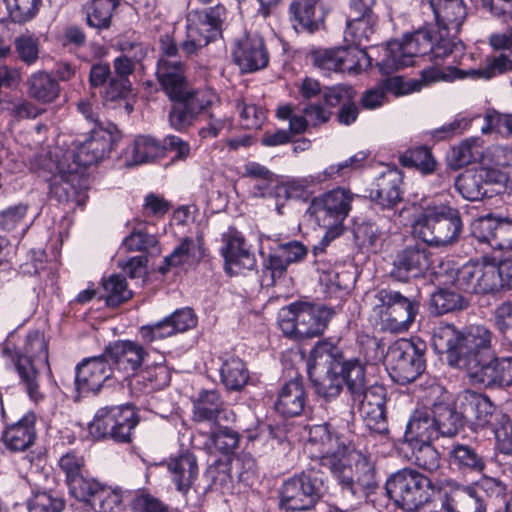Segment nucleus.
<instances>
[{
	"label": "nucleus",
	"instance_id": "1",
	"mask_svg": "<svg viewBox=\"0 0 512 512\" xmlns=\"http://www.w3.org/2000/svg\"><path fill=\"white\" fill-rule=\"evenodd\" d=\"M493 333L485 326L470 327L466 332L453 325L439 326L433 334V345L446 353L448 363L466 371L473 384L489 388H512V356L492 358Z\"/></svg>",
	"mask_w": 512,
	"mask_h": 512
},
{
	"label": "nucleus",
	"instance_id": "2",
	"mask_svg": "<svg viewBox=\"0 0 512 512\" xmlns=\"http://www.w3.org/2000/svg\"><path fill=\"white\" fill-rule=\"evenodd\" d=\"M312 456L320 458L329 468L342 489L354 496H368L377 486L378 480L371 457L345 444L333 435L327 425H315L309 429L306 445Z\"/></svg>",
	"mask_w": 512,
	"mask_h": 512
},
{
	"label": "nucleus",
	"instance_id": "3",
	"mask_svg": "<svg viewBox=\"0 0 512 512\" xmlns=\"http://www.w3.org/2000/svg\"><path fill=\"white\" fill-rule=\"evenodd\" d=\"M459 212L447 205L428 206L412 223L413 235L431 247H447L459 239Z\"/></svg>",
	"mask_w": 512,
	"mask_h": 512
},
{
	"label": "nucleus",
	"instance_id": "4",
	"mask_svg": "<svg viewBox=\"0 0 512 512\" xmlns=\"http://www.w3.org/2000/svg\"><path fill=\"white\" fill-rule=\"evenodd\" d=\"M334 311L308 302H295L279 311L278 324L284 335L294 339L313 338L325 331Z\"/></svg>",
	"mask_w": 512,
	"mask_h": 512
},
{
	"label": "nucleus",
	"instance_id": "5",
	"mask_svg": "<svg viewBox=\"0 0 512 512\" xmlns=\"http://www.w3.org/2000/svg\"><path fill=\"white\" fill-rule=\"evenodd\" d=\"M419 303L399 291L383 288L373 295L372 310L379 317L381 329L391 333L408 331L419 313Z\"/></svg>",
	"mask_w": 512,
	"mask_h": 512
},
{
	"label": "nucleus",
	"instance_id": "6",
	"mask_svg": "<svg viewBox=\"0 0 512 512\" xmlns=\"http://www.w3.org/2000/svg\"><path fill=\"white\" fill-rule=\"evenodd\" d=\"M385 489L395 505L407 512L418 511L434 495L431 480L413 469H403L391 475L386 481Z\"/></svg>",
	"mask_w": 512,
	"mask_h": 512
},
{
	"label": "nucleus",
	"instance_id": "7",
	"mask_svg": "<svg viewBox=\"0 0 512 512\" xmlns=\"http://www.w3.org/2000/svg\"><path fill=\"white\" fill-rule=\"evenodd\" d=\"M226 17V8L220 4L207 9L189 11L186 16V39L182 43V50L187 55H193L219 38Z\"/></svg>",
	"mask_w": 512,
	"mask_h": 512
},
{
	"label": "nucleus",
	"instance_id": "8",
	"mask_svg": "<svg viewBox=\"0 0 512 512\" xmlns=\"http://www.w3.org/2000/svg\"><path fill=\"white\" fill-rule=\"evenodd\" d=\"M424 343L401 339L388 349L386 362L392 379L405 385L413 382L424 370Z\"/></svg>",
	"mask_w": 512,
	"mask_h": 512
},
{
	"label": "nucleus",
	"instance_id": "9",
	"mask_svg": "<svg viewBox=\"0 0 512 512\" xmlns=\"http://www.w3.org/2000/svg\"><path fill=\"white\" fill-rule=\"evenodd\" d=\"M174 100L178 101L169 112V123L177 131L192 126L202 113H207L218 102V95L210 88H189L188 86Z\"/></svg>",
	"mask_w": 512,
	"mask_h": 512
},
{
	"label": "nucleus",
	"instance_id": "10",
	"mask_svg": "<svg viewBox=\"0 0 512 512\" xmlns=\"http://www.w3.org/2000/svg\"><path fill=\"white\" fill-rule=\"evenodd\" d=\"M435 34L429 30H418L406 36L402 41L393 40L387 44L385 57L380 69L383 73H390L414 64V58L429 54L433 47Z\"/></svg>",
	"mask_w": 512,
	"mask_h": 512
},
{
	"label": "nucleus",
	"instance_id": "11",
	"mask_svg": "<svg viewBox=\"0 0 512 512\" xmlns=\"http://www.w3.org/2000/svg\"><path fill=\"white\" fill-rule=\"evenodd\" d=\"M137 423L136 413L128 405L102 408L90 423L89 433L96 439L110 437L116 442L129 443Z\"/></svg>",
	"mask_w": 512,
	"mask_h": 512
},
{
	"label": "nucleus",
	"instance_id": "12",
	"mask_svg": "<svg viewBox=\"0 0 512 512\" xmlns=\"http://www.w3.org/2000/svg\"><path fill=\"white\" fill-rule=\"evenodd\" d=\"M323 482L312 473L296 474L287 480L280 489V505L292 511L309 510L322 495Z\"/></svg>",
	"mask_w": 512,
	"mask_h": 512
},
{
	"label": "nucleus",
	"instance_id": "13",
	"mask_svg": "<svg viewBox=\"0 0 512 512\" xmlns=\"http://www.w3.org/2000/svg\"><path fill=\"white\" fill-rule=\"evenodd\" d=\"M315 67L324 73L348 72L357 74L370 66V57L365 50L357 47H335L316 49L311 52Z\"/></svg>",
	"mask_w": 512,
	"mask_h": 512
},
{
	"label": "nucleus",
	"instance_id": "14",
	"mask_svg": "<svg viewBox=\"0 0 512 512\" xmlns=\"http://www.w3.org/2000/svg\"><path fill=\"white\" fill-rule=\"evenodd\" d=\"M117 133V128L113 124L92 128L91 135L77 145L74 154L75 162L86 167L102 161L111 152Z\"/></svg>",
	"mask_w": 512,
	"mask_h": 512
},
{
	"label": "nucleus",
	"instance_id": "15",
	"mask_svg": "<svg viewBox=\"0 0 512 512\" xmlns=\"http://www.w3.org/2000/svg\"><path fill=\"white\" fill-rule=\"evenodd\" d=\"M105 356L112 363L113 371L124 378L136 377L148 357V352L137 341L117 340L105 349Z\"/></svg>",
	"mask_w": 512,
	"mask_h": 512
},
{
	"label": "nucleus",
	"instance_id": "16",
	"mask_svg": "<svg viewBox=\"0 0 512 512\" xmlns=\"http://www.w3.org/2000/svg\"><path fill=\"white\" fill-rule=\"evenodd\" d=\"M353 199L349 190L336 188L314 198L310 210L319 225L343 222L349 215Z\"/></svg>",
	"mask_w": 512,
	"mask_h": 512
},
{
	"label": "nucleus",
	"instance_id": "17",
	"mask_svg": "<svg viewBox=\"0 0 512 512\" xmlns=\"http://www.w3.org/2000/svg\"><path fill=\"white\" fill-rule=\"evenodd\" d=\"M458 408L475 429L492 427L498 420V410L488 396L472 390H465L458 395Z\"/></svg>",
	"mask_w": 512,
	"mask_h": 512
},
{
	"label": "nucleus",
	"instance_id": "18",
	"mask_svg": "<svg viewBox=\"0 0 512 512\" xmlns=\"http://www.w3.org/2000/svg\"><path fill=\"white\" fill-rule=\"evenodd\" d=\"M222 242L221 254L225 259V271L228 274L237 275L243 270H251L255 267V256L247 246L241 232L229 227L222 234Z\"/></svg>",
	"mask_w": 512,
	"mask_h": 512
},
{
	"label": "nucleus",
	"instance_id": "19",
	"mask_svg": "<svg viewBox=\"0 0 512 512\" xmlns=\"http://www.w3.org/2000/svg\"><path fill=\"white\" fill-rule=\"evenodd\" d=\"M431 264L432 253L427 248L418 244L407 246L395 255L390 275L398 281H407L421 276Z\"/></svg>",
	"mask_w": 512,
	"mask_h": 512
},
{
	"label": "nucleus",
	"instance_id": "20",
	"mask_svg": "<svg viewBox=\"0 0 512 512\" xmlns=\"http://www.w3.org/2000/svg\"><path fill=\"white\" fill-rule=\"evenodd\" d=\"M232 54L235 63L245 73L264 69L269 63V53L263 38L257 34H247L237 40Z\"/></svg>",
	"mask_w": 512,
	"mask_h": 512
},
{
	"label": "nucleus",
	"instance_id": "21",
	"mask_svg": "<svg viewBox=\"0 0 512 512\" xmlns=\"http://www.w3.org/2000/svg\"><path fill=\"white\" fill-rule=\"evenodd\" d=\"M473 235L494 249H512V220L487 216L473 224Z\"/></svg>",
	"mask_w": 512,
	"mask_h": 512
},
{
	"label": "nucleus",
	"instance_id": "22",
	"mask_svg": "<svg viewBox=\"0 0 512 512\" xmlns=\"http://www.w3.org/2000/svg\"><path fill=\"white\" fill-rule=\"evenodd\" d=\"M107 356L85 359L76 368L75 383L81 393L98 392L103 383L113 375Z\"/></svg>",
	"mask_w": 512,
	"mask_h": 512
},
{
	"label": "nucleus",
	"instance_id": "23",
	"mask_svg": "<svg viewBox=\"0 0 512 512\" xmlns=\"http://www.w3.org/2000/svg\"><path fill=\"white\" fill-rule=\"evenodd\" d=\"M432 10L440 31L447 35H456L466 18V8L462 0H423Z\"/></svg>",
	"mask_w": 512,
	"mask_h": 512
},
{
	"label": "nucleus",
	"instance_id": "24",
	"mask_svg": "<svg viewBox=\"0 0 512 512\" xmlns=\"http://www.w3.org/2000/svg\"><path fill=\"white\" fill-rule=\"evenodd\" d=\"M8 355L18 374L19 383L27 393L30 400L34 403L43 401L45 395L40 388L39 370L42 367H48L49 364L35 362L28 356H21L18 351H8Z\"/></svg>",
	"mask_w": 512,
	"mask_h": 512
},
{
	"label": "nucleus",
	"instance_id": "25",
	"mask_svg": "<svg viewBox=\"0 0 512 512\" xmlns=\"http://www.w3.org/2000/svg\"><path fill=\"white\" fill-rule=\"evenodd\" d=\"M165 465L176 490L181 493L182 496L186 497L190 489L194 486L199 474L195 455L190 452H185L170 457L165 462Z\"/></svg>",
	"mask_w": 512,
	"mask_h": 512
},
{
	"label": "nucleus",
	"instance_id": "26",
	"mask_svg": "<svg viewBox=\"0 0 512 512\" xmlns=\"http://www.w3.org/2000/svg\"><path fill=\"white\" fill-rule=\"evenodd\" d=\"M165 154L166 146L160 140L149 135H139L126 147L122 159L125 166L133 167L153 162Z\"/></svg>",
	"mask_w": 512,
	"mask_h": 512
},
{
	"label": "nucleus",
	"instance_id": "27",
	"mask_svg": "<svg viewBox=\"0 0 512 512\" xmlns=\"http://www.w3.org/2000/svg\"><path fill=\"white\" fill-rule=\"evenodd\" d=\"M157 79L170 99L174 100L188 86L185 66L171 58H160L156 69Z\"/></svg>",
	"mask_w": 512,
	"mask_h": 512
},
{
	"label": "nucleus",
	"instance_id": "28",
	"mask_svg": "<svg viewBox=\"0 0 512 512\" xmlns=\"http://www.w3.org/2000/svg\"><path fill=\"white\" fill-rule=\"evenodd\" d=\"M306 402L307 394L302 381L294 379L281 387L274 406L283 417H296L304 412Z\"/></svg>",
	"mask_w": 512,
	"mask_h": 512
},
{
	"label": "nucleus",
	"instance_id": "29",
	"mask_svg": "<svg viewBox=\"0 0 512 512\" xmlns=\"http://www.w3.org/2000/svg\"><path fill=\"white\" fill-rule=\"evenodd\" d=\"M35 419L33 413H28L18 422L8 426L2 434L4 445L13 452L28 449L36 438Z\"/></svg>",
	"mask_w": 512,
	"mask_h": 512
},
{
	"label": "nucleus",
	"instance_id": "30",
	"mask_svg": "<svg viewBox=\"0 0 512 512\" xmlns=\"http://www.w3.org/2000/svg\"><path fill=\"white\" fill-rule=\"evenodd\" d=\"M25 85L28 97L39 104H52L60 95L57 79L43 70L33 72Z\"/></svg>",
	"mask_w": 512,
	"mask_h": 512
},
{
	"label": "nucleus",
	"instance_id": "31",
	"mask_svg": "<svg viewBox=\"0 0 512 512\" xmlns=\"http://www.w3.org/2000/svg\"><path fill=\"white\" fill-rule=\"evenodd\" d=\"M442 507L447 512H485L484 500L473 486H455L445 494Z\"/></svg>",
	"mask_w": 512,
	"mask_h": 512
},
{
	"label": "nucleus",
	"instance_id": "32",
	"mask_svg": "<svg viewBox=\"0 0 512 512\" xmlns=\"http://www.w3.org/2000/svg\"><path fill=\"white\" fill-rule=\"evenodd\" d=\"M193 417L198 422H216L220 418L234 419L235 415L223 407V402L216 391H203L194 402Z\"/></svg>",
	"mask_w": 512,
	"mask_h": 512
},
{
	"label": "nucleus",
	"instance_id": "33",
	"mask_svg": "<svg viewBox=\"0 0 512 512\" xmlns=\"http://www.w3.org/2000/svg\"><path fill=\"white\" fill-rule=\"evenodd\" d=\"M406 441L409 443L431 442L438 438L435 421L430 410H416L409 420L405 432Z\"/></svg>",
	"mask_w": 512,
	"mask_h": 512
},
{
	"label": "nucleus",
	"instance_id": "34",
	"mask_svg": "<svg viewBox=\"0 0 512 512\" xmlns=\"http://www.w3.org/2000/svg\"><path fill=\"white\" fill-rule=\"evenodd\" d=\"M378 25L377 15L366 16H349L346 22L344 38L347 42H351L354 46H364L371 41Z\"/></svg>",
	"mask_w": 512,
	"mask_h": 512
},
{
	"label": "nucleus",
	"instance_id": "35",
	"mask_svg": "<svg viewBox=\"0 0 512 512\" xmlns=\"http://www.w3.org/2000/svg\"><path fill=\"white\" fill-rule=\"evenodd\" d=\"M401 176L397 171L384 173L377 183V189L371 192V198L382 208H393L402 200L400 190Z\"/></svg>",
	"mask_w": 512,
	"mask_h": 512
},
{
	"label": "nucleus",
	"instance_id": "36",
	"mask_svg": "<svg viewBox=\"0 0 512 512\" xmlns=\"http://www.w3.org/2000/svg\"><path fill=\"white\" fill-rule=\"evenodd\" d=\"M450 36L441 31L435 34L433 47L428 54L433 63L453 66L459 63V59L463 55V46L461 43H456Z\"/></svg>",
	"mask_w": 512,
	"mask_h": 512
},
{
	"label": "nucleus",
	"instance_id": "37",
	"mask_svg": "<svg viewBox=\"0 0 512 512\" xmlns=\"http://www.w3.org/2000/svg\"><path fill=\"white\" fill-rule=\"evenodd\" d=\"M202 239L183 238L180 244L164 260L165 266L160 272L165 274L170 266L191 265L198 262L203 256Z\"/></svg>",
	"mask_w": 512,
	"mask_h": 512
},
{
	"label": "nucleus",
	"instance_id": "38",
	"mask_svg": "<svg viewBox=\"0 0 512 512\" xmlns=\"http://www.w3.org/2000/svg\"><path fill=\"white\" fill-rule=\"evenodd\" d=\"M488 171L479 169L475 171H466L460 174L455 180V187L463 198L470 201H478L486 194L484 184Z\"/></svg>",
	"mask_w": 512,
	"mask_h": 512
},
{
	"label": "nucleus",
	"instance_id": "39",
	"mask_svg": "<svg viewBox=\"0 0 512 512\" xmlns=\"http://www.w3.org/2000/svg\"><path fill=\"white\" fill-rule=\"evenodd\" d=\"M220 378L226 389L241 390L249 380V372L245 363L236 356L226 358L220 367Z\"/></svg>",
	"mask_w": 512,
	"mask_h": 512
},
{
	"label": "nucleus",
	"instance_id": "40",
	"mask_svg": "<svg viewBox=\"0 0 512 512\" xmlns=\"http://www.w3.org/2000/svg\"><path fill=\"white\" fill-rule=\"evenodd\" d=\"M118 4V0H92L86 6L87 24L97 31L109 29L112 24L113 13Z\"/></svg>",
	"mask_w": 512,
	"mask_h": 512
},
{
	"label": "nucleus",
	"instance_id": "41",
	"mask_svg": "<svg viewBox=\"0 0 512 512\" xmlns=\"http://www.w3.org/2000/svg\"><path fill=\"white\" fill-rule=\"evenodd\" d=\"M483 156L481 142L476 138L465 139L454 146L448 156L449 164L459 169L480 160Z\"/></svg>",
	"mask_w": 512,
	"mask_h": 512
},
{
	"label": "nucleus",
	"instance_id": "42",
	"mask_svg": "<svg viewBox=\"0 0 512 512\" xmlns=\"http://www.w3.org/2000/svg\"><path fill=\"white\" fill-rule=\"evenodd\" d=\"M449 463L463 471H482L483 458L469 445L455 443L448 452Z\"/></svg>",
	"mask_w": 512,
	"mask_h": 512
},
{
	"label": "nucleus",
	"instance_id": "43",
	"mask_svg": "<svg viewBox=\"0 0 512 512\" xmlns=\"http://www.w3.org/2000/svg\"><path fill=\"white\" fill-rule=\"evenodd\" d=\"M435 428L438 437H453L462 426L459 414L446 404L438 403L432 407Z\"/></svg>",
	"mask_w": 512,
	"mask_h": 512
},
{
	"label": "nucleus",
	"instance_id": "44",
	"mask_svg": "<svg viewBox=\"0 0 512 512\" xmlns=\"http://www.w3.org/2000/svg\"><path fill=\"white\" fill-rule=\"evenodd\" d=\"M317 7L316 0H293L290 3L289 11L294 22L303 30L314 32L321 24V19L315 16Z\"/></svg>",
	"mask_w": 512,
	"mask_h": 512
},
{
	"label": "nucleus",
	"instance_id": "45",
	"mask_svg": "<svg viewBox=\"0 0 512 512\" xmlns=\"http://www.w3.org/2000/svg\"><path fill=\"white\" fill-rule=\"evenodd\" d=\"M341 373L342 380L345 381L352 398L363 395L367 388L364 365L358 360L345 361L342 364Z\"/></svg>",
	"mask_w": 512,
	"mask_h": 512
},
{
	"label": "nucleus",
	"instance_id": "46",
	"mask_svg": "<svg viewBox=\"0 0 512 512\" xmlns=\"http://www.w3.org/2000/svg\"><path fill=\"white\" fill-rule=\"evenodd\" d=\"M400 162L405 167H413L423 174H430L436 170L437 162L427 147L409 149L400 156Z\"/></svg>",
	"mask_w": 512,
	"mask_h": 512
},
{
	"label": "nucleus",
	"instance_id": "47",
	"mask_svg": "<svg viewBox=\"0 0 512 512\" xmlns=\"http://www.w3.org/2000/svg\"><path fill=\"white\" fill-rule=\"evenodd\" d=\"M103 294L106 304L116 307L132 297V292L127 287V282L121 275H111L102 283Z\"/></svg>",
	"mask_w": 512,
	"mask_h": 512
},
{
	"label": "nucleus",
	"instance_id": "48",
	"mask_svg": "<svg viewBox=\"0 0 512 512\" xmlns=\"http://www.w3.org/2000/svg\"><path fill=\"white\" fill-rule=\"evenodd\" d=\"M124 491L121 488L99 487L91 505L98 512H120Z\"/></svg>",
	"mask_w": 512,
	"mask_h": 512
},
{
	"label": "nucleus",
	"instance_id": "49",
	"mask_svg": "<svg viewBox=\"0 0 512 512\" xmlns=\"http://www.w3.org/2000/svg\"><path fill=\"white\" fill-rule=\"evenodd\" d=\"M467 77L465 70L458 69L453 65L435 64L421 72L420 85H429L438 81H453Z\"/></svg>",
	"mask_w": 512,
	"mask_h": 512
},
{
	"label": "nucleus",
	"instance_id": "50",
	"mask_svg": "<svg viewBox=\"0 0 512 512\" xmlns=\"http://www.w3.org/2000/svg\"><path fill=\"white\" fill-rule=\"evenodd\" d=\"M134 380L136 382L143 380L151 390H160L169 385L171 372L163 363H157L147 366L144 370L140 369Z\"/></svg>",
	"mask_w": 512,
	"mask_h": 512
},
{
	"label": "nucleus",
	"instance_id": "51",
	"mask_svg": "<svg viewBox=\"0 0 512 512\" xmlns=\"http://www.w3.org/2000/svg\"><path fill=\"white\" fill-rule=\"evenodd\" d=\"M510 70H512V60L507 55L500 54L487 57L482 68L472 69L466 73L467 77L491 79Z\"/></svg>",
	"mask_w": 512,
	"mask_h": 512
},
{
	"label": "nucleus",
	"instance_id": "52",
	"mask_svg": "<svg viewBox=\"0 0 512 512\" xmlns=\"http://www.w3.org/2000/svg\"><path fill=\"white\" fill-rule=\"evenodd\" d=\"M500 291L497 266L493 263H479L473 293L489 294Z\"/></svg>",
	"mask_w": 512,
	"mask_h": 512
},
{
	"label": "nucleus",
	"instance_id": "53",
	"mask_svg": "<svg viewBox=\"0 0 512 512\" xmlns=\"http://www.w3.org/2000/svg\"><path fill=\"white\" fill-rule=\"evenodd\" d=\"M431 442L410 443L412 447V459L418 467L429 472L436 471L440 467V457Z\"/></svg>",
	"mask_w": 512,
	"mask_h": 512
},
{
	"label": "nucleus",
	"instance_id": "54",
	"mask_svg": "<svg viewBox=\"0 0 512 512\" xmlns=\"http://www.w3.org/2000/svg\"><path fill=\"white\" fill-rule=\"evenodd\" d=\"M21 356H28L35 362L48 363V345L46 339L39 331H33L27 334L22 351H18Z\"/></svg>",
	"mask_w": 512,
	"mask_h": 512
},
{
	"label": "nucleus",
	"instance_id": "55",
	"mask_svg": "<svg viewBox=\"0 0 512 512\" xmlns=\"http://www.w3.org/2000/svg\"><path fill=\"white\" fill-rule=\"evenodd\" d=\"M10 15L15 23H25L33 19L42 3V0H4Z\"/></svg>",
	"mask_w": 512,
	"mask_h": 512
},
{
	"label": "nucleus",
	"instance_id": "56",
	"mask_svg": "<svg viewBox=\"0 0 512 512\" xmlns=\"http://www.w3.org/2000/svg\"><path fill=\"white\" fill-rule=\"evenodd\" d=\"M312 381L316 393L325 400L337 397L342 390V377L338 375V373L330 370H327L326 374L322 377L313 379Z\"/></svg>",
	"mask_w": 512,
	"mask_h": 512
},
{
	"label": "nucleus",
	"instance_id": "57",
	"mask_svg": "<svg viewBox=\"0 0 512 512\" xmlns=\"http://www.w3.org/2000/svg\"><path fill=\"white\" fill-rule=\"evenodd\" d=\"M464 305L462 296L453 291L440 289L431 296V306L438 314L461 309Z\"/></svg>",
	"mask_w": 512,
	"mask_h": 512
},
{
	"label": "nucleus",
	"instance_id": "58",
	"mask_svg": "<svg viewBox=\"0 0 512 512\" xmlns=\"http://www.w3.org/2000/svg\"><path fill=\"white\" fill-rule=\"evenodd\" d=\"M28 205L18 203L0 211V232H13L26 218Z\"/></svg>",
	"mask_w": 512,
	"mask_h": 512
},
{
	"label": "nucleus",
	"instance_id": "59",
	"mask_svg": "<svg viewBox=\"0 0 512 512\" xmlns=\"http://www.w3.org/2000/svg\"><path fill=\"white\" fill-rule=\"evenodd\" d=\"M70 494L79 501L92 502L99 489L97 482L84 477V473L67 481Z\"/></svg>",
	"mask_w": 512,
	"mask_h": 512
},
{
	"label": "nucleus",
	"instance_id": "60",
	"mask_svg": "<svg viewBox=\"0 0 512 512\" xmlns=\"http://www.w3.org/2000/svg\"><path fill=\"white\" fill-rule=\"evenodd\" d=\"M478 268L479 262H468L456 271H452L450 277L458 289L467 293H473Z\"/></svg>",
	"mask_w": 512,
	"mask_h": 512
},
{
	"label": "nucleus",
	"instance_id": "61",
	"mask_svg": "<svg viewBox=\"0 0 512 512\" xmlns=\"http://www.w3.org/2000/svg\"><path fill=\"white\" fill-rule=\"evenodd\" d=\"M123 246L129 251H149L152 254H159L158 240L154 235L141 231H133L124 241Z\"/></svg>",
	"mask_w": 512,
	"mask_h": 512
},
{
	"label": "nucleus",
	"instance_id": "62",
	"mask_svg": "<svg viewBox=\"0 0 512 512\" xmlns=\"http://www.w3.org/2000/svg\"><path fill=\"white\" fill-rule=\"evenodd\" d=\"M14 46L21 61L27 65L36 62L39 55V41L36 37L23 34L15 39Z\"/></svg>",
	"mask_w": 512,
	"mask_h": 512
},
{
	"label": "nucleus",
	"instance_id": "63",
	"mask_svg": "<svg viewBox=\"0 0 512 512\" xmlns=\"http://www.w3.org/2000/svg\"><path fill=\"white\" fill-rule=\"evenodd\" d=\"M29 512H60L64 508V501L53 497L47 492H37L29 500Z\"/></svg>",
	"mask_w": 512,
	"mask_h": 512
},
{
	"label": "nucleus",
	"instance_id": "64",
	"mask_svg": "<svg viewBox=\"0 0 512 512\" xmlns=\"http://www.w3.org/2000/svg\"><path fill=\"white\" fill-rule=\"evenodd\" d=\"M493 319L500 334L512 337V300H506L497 305L493 311Z\"/></svg>",
	"mask_w": 512,
	"mask_h": 512
}]
</instances>
